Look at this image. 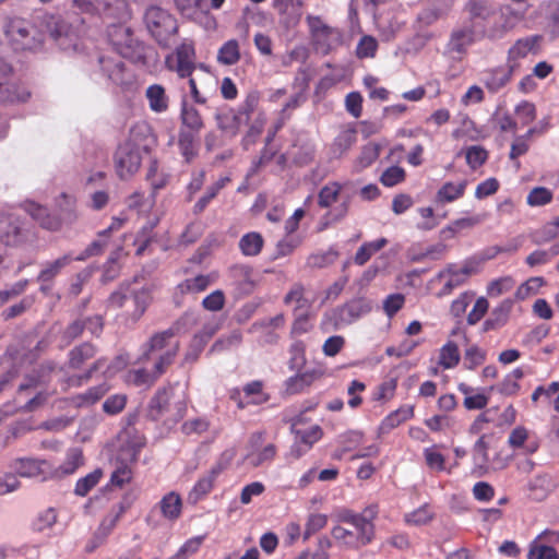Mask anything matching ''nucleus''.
Masks as SVG:
<instances>
[{"mask_svg": "<svg viewBox=\"0 0 559 559\" xmlns=\"http://www.w3.org/2000/svg\"><path fill=\"white\" fill-rule=\"evenodd\" d=\"M549 492V480L545 476H537L528 484V496L534 501L545 500Z\"/></svg>", "mask_w": 559, "mask_h": 559, "instance_id": "55", "label": "nucleus"}, {"mask_svg": "<svg viewBox=\"0 0 559 559\" xmlns=\"http://www.w3.org/2000/svg\"><path fill=\"white\" fill-rule=\"evenodd\" d=\"M229 397L239 409L249 406H260L269 402L270 394L264 390V383L261 380H253L246 383L242 389L235 388L230 390Z\"/></svg>", "mask_w": 559, "mask_h": 559, "instance_id": "14", "label": "nucleus"}, {"mask_svg": "<svg viewBox=\"0 0 559 559\" xmlns=\"http://www.w3.org/2000/svg\"><path fill=\"white\" fill-rule=\"evenodd\" d=\"M514 307V300L506 298L497 305L490 312L489 317L483 323V331H497L503 328L510 319Z\"/></svg>", "mask_w": 559, "mask_h": 559, "instance_id": "26", "label": "nucleus"}, {"mask_svg": "<svg viewBox=\"0 0 559 559\" xmlns=\"http://www.w3.org/2000/svg\"><path fill=\"white\" fill-rule=\"evenodd\" d=\"M467 11L469 14V22L479 29L478 21L481 20L487 24H492L490 27H502L503 25L510 26L507 22L500 24L503 15L498 13L491 5L484 0H469L467 3Z\"/></svg>", "mask_w": 559, "mask_h": 559, "instance_id": "17", "label": "nucleus"}, {"mask_svg": "<svg viewBox=\"0 0 559 559\" xmlns=\"http://www.w3.org/2000/svg\"><path fill=\"white\" fill-rule=\"evenodd\" d=\"M132 299L135 307L132 312V319L138 321L145 313L148 305L151 304V293L147 288H142L132 294Z\"/></svg>", "mask_w": 559, "mask_h": 559, "instance_id": "59", "label": "nucleus"}, {"mask_svg": "<svg viewBox=\"0 0 559 559\" xmlns=\"http://www.w3.org/2000/svg\"><path fill=\"white\" fill-rule=\"evenodd\" d=\"M230 457L224 460V455L201 476L189 492V500L198 503L203 500L214 488L218 476L227 468Z\"/></svg>", "mask_w": 559, "mask_h": 559, "instance_id": "16", "label": "nucleus"}, {"mask_svg": "<svg viewBox=\"0 0 559 559\" xmlns=\"http://www.w3.org/2000/svg\"><path fill=\"white\" fill-rule=\"evenodd\" d=\"M294 314L295 319L290 329L292 336L307 334L313 329L312 317L308 311Z\"/></svg>", "mask_w": 559, "mask_h": 559, "instance_id": "60", "label": "nucleus"}, {"mask_svg": "<svg viewBox=\"0 0 559 559\" xmlns=\"http://www.w3.org/2000/svg\"><path fill=\"white\" fill-rule=\"evenodd\" d=\"M559 543V532L544 533L530 545L527 559H559L558 550L544 543Z\"/></svg>", "mask_w": 559, "mask_h": 559, "instance_id": "23", "label": "nucleus"}, {"mask_svg": "<svg viewBox=\"0 0 559 559\" xmlns=\"http://www.w3.org/2000/svg\"><path fill=\"white\" fill-rule=\"evenodd\" d=\"M133 478V472L131 466L122 461L116 463V468L111 473L109 484L114 487L122 488L123 486L131 483Z\"/></svg>", "mask_w": 559, "mask_h": 559, "instance_id": "52", "label": "nucleus"}, {"mask_svg": "<svg viewBox=\"0 0 559 559\" xmlns=\"http://www.w3.org/2000/svg\"><path fill=\"white\" fill-rule=\"evenodd\" d=\"M2 29L9 45L16 51H38L44 46V33L27 19L8 16Z\"/></svg>", "mask_w": 559, "mask_h": 559, "instance_id": "4", "label": "nucleus"}, {"mask_svg": "<svg viewBox=\"0 0 559 559\" xmlns=\"http://www.w3.org/2000/svg\"><path fill=\"white\" fill-rule=\"evenodd\" d=\"M439 445H432L424 449V457L426 465L436 472L445 471V456L438 451Z\"/></svg>", "mask_w": 559, "mask_h": 559, "instance_id": "58", "label": "nucleus"}, {"mask_svg": "<svg viewBox=\"0 0 559 559\" xmlns=\"http://www.w3.org/2000/svg\"><path fill=\"white\" fill-rule=\"evenodd\" d=\"M84 464V455L83 451L80 448H70L67 451L66 460L62 464L55 467L50 463V478L51 479H59L62 477H66L68 475L74 474L79 467H81Z\"/></svg>", "mask_w": 559, "mask_h": 559, "instance_id": "28", "label": "nucleus"}, {"mask_svg": "<svg viewBox=\"0 0 559 559\" xmlns=\"http://www.w3.org/2000/svg\"><path fill=\"white\" fill-rule=\"evenodd\" d=\"M97 354L98 347L94 343H80L69 350L67 366L71 370H82Z\"/></svg>", "mask_w": 559, "mask_h": 559, "instance_id": "25", "label": "nucleus"}, {"mask_svg": "<svg viewBox=\"0 0 559 559\" xmlns=\"http://www.w3.org/2000/svg\"><path fill=\"white\" fill-rule=\"evenodd\" d=\"M73 4L86 14H99L117 20L128 15L126 0H73Z\"/></svg>", "mask_w": 559, "mask_h": 559, "instance_id": "13", "label": "nucleus"}, {"mask_svg": "<svg viewBox=\"0 0 559 559\" xmlns=\"http://www.w3.org/2000/svg\"><path fill=\"white\" fill-rule=\"evenodd\" d=\"M73 260L74 258L70 254H64L53 262L47 263L38 274L37 281L41 283L51 282L61 272V270L69 265Z\"/></svg>", "mask_w": 559, "mask_h": 559, "instance_id": "47", "label": "nucleus"}, {"mask_svg": "<svg viewBox=\"0 0 559 559\" xmlns=\"http://www.w3.org/2000/svg\"><path fill=\"white\" fill-rule=\"evenodd\" d=\"M180 119L182 124L188 128L190 132L199 133L204 127L200 111L186 100L181 104Z\"/></svg>", "mask_w": 559, "mask_h": 559, "instance_id": "41", "label": "nucleus"}, {"mask_svg": "<svg viewBox=\"0 0 559 559\" xmlns=\"http://www.w3.org/2000/svg\"><path fill=\"white\" fill-rule=\"evenodd\" d=\"M378 507L369 506L361 513L344 510L338 514L340 525L331 530L333 539L346 549L359 550L371 544L376 537L374 520Z\"/></svg>", "mask_w": 559, "mask_h": 559, "instance_id": "1", "label": "nucleus"}, {"mask_svg": "<svg viewBox=\"0 0 559 559\" xmlns=\"http://www.w3.org/2000/svg\"><path fill=\"white\" fill-rule=\"evenodd\" d=\"M296 82L300 81L301 91L293 95L281 109L285 115H290L292 111L300 107L306 102L304 92L308 88L309 78L306 70H300L296 76Z\"/></svg>", "mask_w": 559, "mask_h": 559, "instance_id": "44", "label": "nucleus"}, {"mask_svg": "<svg viewBox=\"0 0 559 559\" xmlns=\"http://www.w3.org/2000/svg\"><path fill=\"white\" fill-rule=\"evenodd\" d=\"M26 240L21 219L14 214L0 213V250L20 247Z\"/></svg>", "mask_w": 559, "mask_h": 559, "instance_id": "15", "label": "nucleus"}, {"mask_svg": "<svg viewBox=\"0 0 559 559\" xmlns=\"http://www.w3.org/2000/svg\"><path fill=\"white\" fill-rule=\"evenodd\" d=\"M472 272L473 270L467 265L462 269H457L455 264H449L437 274L436 278L443 282V286L438 296L442 297L450 295L454 288L462 286L466 282Z\"/></svg>", "mask_w": 559, "mask_h": 559, "instance_id": "20", "label": "nucleus"}, {"mask_svg": "<svg viewBox=\"0 0 559 559\" xmlns=\"http://www.w3.org/2000/svg\"><path fill=\"white\" fill-rule=\"evenodd\" d=\"M157 506L163 518L170 522H175L181 516L182 499L176 491L166 493Z\"/></svg>", "mask_w": 559, "mask_h": 559, "instance_id": "35", "label": "nucleus"}, {"mask_svg": "<svg viewBox=\"0 0 559 559\" xmlns=\"http://www.w3.org/2000/svg\"><path fill=\"white\" fill-rule=\"evenodd\" d=\"M289 360L288 367L290 370H300L307 361L306 358V344L301 340L293 342L289 346Z\"/></svg>", "mask_w": 559, "mask_h": 559, "instance_id": "54", "label": "nucleus"}, {"mask_svg": "<svg viewBox=\"0 0 559 559\" xmlns=\"http://www.w3.org/2000/svg\"><path fill=\"white\" fill-rule=\"evenodd\" d=\"M542 39L543 37L539 35L518 39L508 50L507 62L514 66L515 69L521 59L526 58L530 53L536 55L538 52Z\"/></svg>", "mask_w": 559, "mask_h": 559, "instance_id": "22", "label": "nucleus"}, {"mask_svg": "<svg viewBox=\"0 0 559 559\" xmlns=\"http://www.w3.org/2000/svg\"><path fill=\"white\" fill-rule=\"evenodd\" d=\"M465 158L468 167L476 170L487 162L488 152L480 145H472L465 150Z\"/></svg>", "mask_w": 559, "mask_h": 559, "instance_id": "56", "label": "nucleus"}, {"mask_svg": "<svg viewBox=\"0 0 559 559\" xmlns=\"http://www.w3.org/2000/svg\"><path fill=\"white\" fill-rule=\"evenodd\" d=\"M343 185L338 181H330L318 193V205L321 209H330L342 195Z\"/></svg>", "mask_w": 559, "mask_h": 559, "instance_id": "42", "label": "nucleus"}, {"mask_svg": "<svg viewBox=\"0 0 559 559\" xmlns=\"http://www.w3.org/2000/svg\"><path fill=\"white\" fill-rule=\"evenodd\" d=\"M265 437L264 431H255L251 433L248 440V452L245 461L252 467L271 463L277 454L276 445L272 442L265 443Z\"/></svg>", "mask_w": 559, "mask_h": 559, "instance_id": "12", "label": "nucleus"}, {"mask_svg": "<svg viewBox=\"0 0 559 559\" xmlns=\"http://www.w3.org/2000/svg\"><path fill=\"white\" fill-rule=\"evenodd\" d=\"M264 239L257 231L247 233L239 240V249L246 257L258 255L262 251Z\"/></svg>", "mask_w": 559, "mask_h": 559, "instance_id": "46", "label": "nucleus"}, {"mask_svg": "<svg viewBox=\"0 0 559 559\" xmlns=\"http://www.w3.org/2000/svg\"><path fill=\"white\" fill-rule=\"evenodd\" d=\"M380 145L377 143H368L362 146L359 156L357 157V165L360 168H367L374 163L380 156Z\"/></svg>", "mask_w": 559, "mask_h": 559, "instance_id": "64", "label": "nucleus"}, {"mask_svg": "<svg viewBox=\"0 0 559 559\" xmlns=\"http://www.w3.org/2000/svg\"><path fill=\"white\" fill-rule=\"evenodd\" d=\"M466 188L467 180L465 179L457 183L447 181L437 191L435 201L438 204L452 203L465 194Z\"/></svg>", "mask_w": 559, "mask_h": 559, "instance_id": "38", "label": "nucleus"}, {"mask_svg": "<svg viewBox=\"0 0 559 559\" xmlns=\"http://www.w3.org/2000/svg\"><path fill=\"white\" fill-rule=\"evenodd\" d=\"M131 506L132 500L130 496L124 495L121 501L111 507L108 513L103 518L95 533V538L99 539V543H103L112 533L120 519Z\"/></svg>", "mask_w": 559, "mask_h": 559, "instance_id": "18", "label": "nucleus"}, {"mask_svg": "<svg viewBox=\"0 0 559 559\" xmlns=\"http://www.w3.org/2000/svg\"><path fill=\"white\" fill-rule=\"evenodd\" d=\"M415 415L414 406L403 405L388 414L379 425V432L386 435L403 423L412 419Z\"/></svg>", "mask_w": 559, "mask_h": 559, "instance_id": "32", "label": "nucleus"}, {"mask_svg": "<svg viewBox=\"0 0 559 559\" xmlns=\"http://www.w3.org/2000/svg\"><path fill=\"white\" fill-rule=\"evenodd\" d=\"M260 104V93L258 91L249 92L242 103L239 105L237 111L242 118V120L247 123L252 114L257 110Z\"/></svg>", "mask_w": 559, "mask_h": 559, "instance_id": "57", "label": "nucleus"}, {"mask_svg": "<svg viewBox=\"0 0 559 559\" xmlns=\"http://www.w3.org/2000/svg\"><path fill=\"white\" fill-rule=\"evenodd\" d=\"M286 306H294V313L306 312L311 306L312 301L306 296V287L302 283H294L283 298Z\"/></svg>", "mask_w": 559, "mask_h": 559, "instance_id": "31", "label": "nucleus"}, {"mask_svg": "<svg viewBox=\"0 0 559 559\" xmlns=\"http://www.w3.org/2000/svg\"><path fill=\"white\" fill-rule=\"evenodd\" d=\"M171 389L160 388L151 399L147 415L152 420H159L169 406Z\"/></svg>", "mask_w": 559, "mask_h": 559, "instance_id": "39", "label": "nucleus"}, {"mask_svg": "<svg viewBox=\"0 0 559 559\" xmlns=\"http://www.w3.org/2000/svg\"><path fill=\"white\" fill-rule=\"evenodd\" d=\"M459 346L452 342H447L441 348L439 354V365L444 369H452L460 362Z\"/></svg>", "mask_w": 559, "mask_h": 559, "instance_id": "49", "label": "nucleus"}, {"mask_svg": "<svg viewBox=\"0 0 559 559\" xmlns=\"http://www.w3.org/2000/svg\"><path fill=\"white\" fill-rule=\"evenodd\" d=\"M12 72L9 63L0 62V105L26 103L31 97L25 85L11 81Z\"/></svg>", "mask_w": 559, "mask_h": 559, "instance_id": "10", "label": "nucleus"}, {"mask_svg": "<svg viewBox=\"0 0 559 559\" xmlns=\"http://www.w3.org/2000/svg\"><path fill=\"white\" fill-rule=\"evenodd\" d=\"M386 245L388 239L384 237L364 242L355 253L354 263L359 266L365 265L373 254L382 250Z\"/></svg>", "mask_w": 559, "mask_h": 559, "instance_id": "43", "label": "nucleus"}, {"mask_svg": "<svg viewBox=\"0 0 559 559\" xmlns=\"http://www.w3.org/2000/svg\"><path fill=\"white\" fill-rule=\"evenodd\" d=\"M307 22L313 47L318 52L328 55L340 44L337 29L326 25L321 17L309 15Z\"/></svg>", "mask_w": 559, "mask_h": 559, "instance_id": "11", "label": "nucleus"}, {"mask_svg": "<svg viewBox=\"0 0 559 559\" xmlns=\"http://www.w3.org/2000/svg\"><path fill=\"white\" fill-rule=\"evenodd\" d=\"M150 109L155 114H163L169 108V96L160 84H152L145 91Z\"/></svg>", "mask_w": 559, "mask_h": 559, "instance_id": "36", "label": "nucleus"}, {"mask_svg": "<svg viewBox=\"0 0 559 559\" xmlns=\"http://www.w3.org/2000/svg\"><path fill=\"white\" fill-rule=\"evenodd\" d=\"M357 141V131L353 127L343 129L334 139L332 148L333 153L338 156L346 153Z\"/></svg>", "mask_w": 559, "mask_h": 559, "instance_id": "48", "label": "nucleus"}, {"mask_svg": "<svg viewBox=\"0 0 559 559\" xmlns=\"http://www.w3.org/2000/svg\"><path fill=\"white\" fill-rule=\"evenodd\" d=\"M190 317L189 312H185L169 329L155 332L143 344L142 359H154L157 373H165L174 364L180 349L179 341H174V338L180 332L181 326L187 324Z\"/></svg>", "mask_w": 559, "mask_h": 559, "instance_id": "3", "label": "nucleus"}, {"mask_svg": "<svg viewBox=\"0 0 559 559\" xmlns=\"http://www.w3.org/2000/svg\"><path fill=\"white\" fill-rule=\"evenodd\" d=\"M217 62L223 66H234L241 58L240 47L237 39L225 41L217 51Z\"/></svg>", "mask_w": 559, "mask_h": 559, "instance_id": "45", "label": "nucleus"}, {"mask_svg": "<svg viewBox=\"0 0 559 559\" xmlns=\"http://www.w3.org/2000/svg\"><path fill=\"white\" fill-rule=\"evenodd\" d=\"M197 53L192 40L185 39L165 58L166 68L179 78H190L195 70Z\"/></svg>", "mask_w": 559, "mask_h": 559, "instance_id": "9", "label": "nucleus"}, {"mask_svg": "<svg viewBox=\"0 0 559 559\" xmlns=\"http://www.w3.org/2000/svg\"><path fill=\"white\" fill-rule=\"evenodd\" d=\"M215 121L217 128L231 135L235 136L238 134L242 123L245 122L237 110L231 107H226L221 109L215 115Z\"/></svg>", "mask_w": 559, "mask_h": 559, "instance_id": "30", "label": "nucleus"}, {"mask_svg": "<svg viewBox=\"0 0 559 559\" xmlns=\"http://www.w3.org/2000/svg\"><path fill=\"white\" fill-rule=\"evenodd\" d=\"M514 66L508 62L503 66L487 69L481 73V83L490 93H497L512 80Z\"/></svg>", "mask_w": 559, "mask_h": 559, "instance_id": "21", "label": "nucleus"}, {"mask_svg": "<svg viewBox=\"0 0 559 559\" xmlns=\"http://www.w3.org/2000/svg\"><path fill=\"white\" fill-rule=\"evenodd\" d=\"M512 26L475 28L473 23H466L452 29L447 51L457 58L467 53L468 48L484 37L496 39L502 37Z\"/></svg>", "mask_w": 559, "mask_h": 559, "instance_id": "5", "label": "nucleus"}, {"mask_svg": "<svg viewBox=\"0 0 559 559\" xmlns=\"http://www.w3.org/2000/svg\"><path fill=\"white\" fill-rule=\"evenodd\" d=\"M405 178L406 173L404 168L400 166H390L382 173L379 180L384 187L392 188L403 182Z\"/></svg>", "mask_w": 559, "mask_h": 559, "instance_id": "63", "label": "nucleus"}, {"mask_svg": "<svg viewBox=\"0 0 559 559\" xmlns=\"http://www.w3.org/2000/svg\"><path fill=\"white\" fill-rule=\"evenodd\" d=\"M215 332V328L204 326L202 331L195 333L185 354V362L191 364L197 361Z\"/></svg>", "mask_w": 559, "mask_h": 559, "instance_id": "34", "label": "nucleus"}, {"mask_svg": "<svg viewBox=\"0 0 559 559\" xmlns=\"http://www.w3.org/2000/svg\"><path fill=\"white\" fill-rule=\"evenodd\" d=\"M195 133L180 130L178 134V146L186 162H191L197 155Z\"/></svg>", "mask_w": 559, "mask_h": 559, "instance_id": "53", "label": "nucleus"}, {"mask_svg": "<svg viewBox=\"0 0 559 559\" xmlns=\"http://www.w3.org/2000/svg\"><path fill=\"white\" fill-rule=\"evenodd\" d=\"M107 365V358L102 356L96 358L84 372L80 374H73L68 377L64 380V383L67 384V388H80L83 384L87 383L93 376L105 368Z\"/></svg>", "mask_w": 559, "mask_h": 559, "instance_id": "40", "label": "nucleus"}, {"mask_svg": "<svg viewBox=\"0 0 559 559\" xmlns=\"http://www.w3.org/2000/svg\"><path fill=\"white\" fill-rule=\"evenodd\" d=\"M110 38L118 53L102 56L99 58L100 70L107 80L120 87L121 91H131L135 85V74L126 66L122 57H133L129 51L134 43L132 32L122 25L115 26Z\"/></svg>", "mask_w": 559, "mask_h": 559, "instance_id": "2", "label": "nucleus"}, {"mask_svg": "<svg viewBox=\"0 0 559 559\" xmlns=\"http://www.w3.org/2000/svg\"><path fill=\"white\" fill-rule=\"evenodd\" d=\"M144 22L150 34L163 47H167L178 32L175 16L159 7L148 8L144 15Z\"/></svg>", "mask_w": 559, "mask_h": 559, "instance_id": "8", "label": "nucleus"}, {"mask_svg": "<svg viewBox=\"0 0 559 559\" xmlns=\"http://www.w3.org/2000/svg\"><path fill=\"white\" fill-rule=\"evenodd\" d=\"M109 388L106 383L88 388L85 392L75 394L69 399L70 404L74 407H87L96 404L105 396Z\"/></svg>", "mask_w": 559, "mask_h": 559, "instance_id": "37", "label": "nucleus"}, {"mask_svg": "<svg viewBox=\"0 0 559 559\" xmlns=\"http://www.w3.org/2000/svg\"><path fill=\"white\" fill-rule=\"evenodd\" d=\"M371 307L364 298L352 299L341 306L325 311L320 321V330L323 333L340 330L345 325H349L362 316L370 312Z\"/></svg>", "mask_w": 559, "mask_h": 559, "instance_id": "7", "label": "nucleus"}, {"mask_svg": "<svg viewBox=\"0 0 559 559\" xmlns=\"http://www.w3.org/2000/svg\"><path fill=\"white\" fill-rule=\"evenodd\" d=\"M164 373H157L155 369V364L153 365V370L147 371L144 368L131 370L128 373V381L135 386H152L158 378H160Z\"/></svg>", "mask_w": 559, "mask_h": 559, "instance_id": "50", "label": "nucleus"}, {"mask_svg": "<svg viewBox=\"0 0 559 559\" xmlns=\"http://www.w3.org/2000/svg\"><path fill=\"white\" fill-rule=\"evenodd\" d=\"M212 278L207 274H199L189 277L179 283L174 293V301L177 307L182 306L183 297L188 294H200L205 292L212 284Z\"/></svg>", "mask_w": 559, "mask_h": 559, "instance_id": "24", "label": "nucleus"}, {"mask_svg": "<svg viewBox=\"0 0 559 559\" xmlns=\"http://www.w3.org/2000/svg\"><path fill=\"white\" fill-rule=\"evenodd\" d=\"M41 21L49 35L56 40L75 36L73 25L61 15L45 14Z\"/></svg>", "mask_w": 559, "mask_h": 559, "instance_id": "29", "label": "nucleus"}, {"mask_svg": "<svg viewBox=\"0 0 559 559\" xmlns=\"http://www.w3.org/2000/svg\"><path fill=\"white\" fill-rule=\"evenodd\" d=\"M24 210L45 229L58 230L61 227L59 217L49 214L46 207L35 202H25Z\"/></svg>", "mask_w": 559, "mask_h": 559, "instance_id": "33", "label": "nucleus"}, {"mask_svg": "<svg viewBox=\"0 0 559 559\" xmlns=\"http://www.w3.org/2000/svg\"><path fill=\"white\" fill-rule=\"evenodd\" d=\"M322 372L317 369H309L304 372H298L295 376L286 379L284 383L285 392L288 395H296L307 391L318 379Z\"/></svg>", "mask_w": 559, "mask_h": 559, "instance_id": "27", "label": "nucleus"}, {"mask_svg": "<svg viewBox=\"0 0 559 559\" xmlns=\"http://www.w3.org/2000/svg\"><path fill=\"white\" fill-rule=\"evenodd\" d=\"M514 285L515 282L511 276L496 278L488 284L487 295L489 297H499L513 289Z\"/></svg>", "mask_w": 559, "mask_h": 559, "instance_id": "61", "label": "nucleus"}, {"mask_svg": "<svg viewBox=\"0 0 559 559\" xmlns=\"http://www.w3.org/2000/svg\"><path fill=\"white\" fill-rule=\"evenodd\" d=\"M338 253L336 251H324L312 253L307 259V266L311 269H323L335 262Z\"/></svg>", "mask_w": 559, "mask_h": 559, "instance_id": "62", "label": "nucleus"}, {"mask_svg": "<svg viewBox=\"0 0 559 559\" xmlns=\"http://www.w3.org/2000/svg\"><path fill=\"white\" fill-rule=\"evenodd\" d=\"M148 132V127L144 123L135 124L130 130L129 139L121 143L114 156L115 169L120 179L132 177L141 166V154L138 140L141 135Z\"/></svg>", "mask_w": 559, "mask_h": 559, "instance_id": "6", "label": "nucleus"}, {"mask_svg": "<svg viewBox=\"0 0 559 559\" xmlns=\"http://www.w3.org/2000/svg\"><path fill=\"white\" fill-rule=\"evenodd\" d=\"M12 468L21 477H40L43 480L50 478V462L34 457H20L14 460Z\"/></svg>", "mask_w": 559, "mask_h": 559, "instance_id": "19", "label": "nucleus"}, {"mask_svg": "<svg viewBox=\"0 0 559 559\" xmlns=\"http://www.w3.org/2000/svg\"><path fill=\"white\" fill-rule=\"evenodd\" d=\"M103 477V471L100 468H96L93 472L88 473L86 476L78 479L74 493L79 497H85L88 492L97 486Z\"/></svg>", "mask_w": 559, "mask_h": 559, "instance_id": "51", "label": "nucleus"}]
</instances>
